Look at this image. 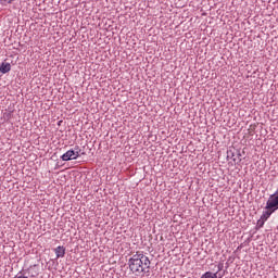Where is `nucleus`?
<instances>
[{"mask_svg": "<svg viewBox=\"0 0 278 278\" xmlns=\"http://www.w3.org/2000/svg\"><path fill=\"white\" fill-rule=\"evenodd\" d=\"M128 268L137 277L142 275V273H149L151 268V260L149 256L144 255V252H137L128 260Z\"/></svg>", "mask_w": 278, "mask_h": 278, "instance_id": "f257e3e1", "label": "nucleus"}, {"mask_svg": "<svg viewBox=\"0 0 278 278\" xmlns=\"http://www.w3.org/2000/svg\"><path fill=\"white\" fill-rule=\"evenodd\" d=\"M61 160L63 162H71V160H77V152L75 153V151L68 150L67 152H65L62 156Z\"/></svg>", "mask_w": 278, "mask_h": 278, "instance_id": "f03ea898", "label": "nucleus"}, {"mask_svg": "<svg viewBox=\"0 0 278 278\" xmlns=\"http://www.w3.org/2000/svg\"><path fill=\"white\" fill-rule=\"evenodd\" d=\"M10 71H12V65L10 63H1L0 73H2V75H5V73H10Z\"/></svg>", "mask_w": 278, "mask_h": 278, "instance_id": "7ed1b4c3", "label": "nucleus"}, {"mask_svg": "<svg viewBox=\"0 0 278 278\" xmlns=\"http://www.w3.org/2000/svg\"><path fill=\"white\" fill-rule=\"evenodd\" d=\"M54 252H55L56 258L64 257V255H66V248L59 245L54 250Z\"/></svg>", "mask_w": 278, "mask_h": 278, "instance_id": "20e7f679", "label": "nucleus"}, {"mask_svg": "<svg viewBox=\"0 0 278 278\" xmlns=\"http://www.w3.org/2000/svg\"><path fill=\"white\" fill-rule=\"evenodd\" d=\"M224 275H219L218 273L205 271L200 278H222Z\"/></svg>", "mask_w": 278, "mask_h": 278, "instance_id": "39448f33", "label": "nucleus"}, {"mask_svg": "<svg viewBox=\"0 0 278 278\" xmlns=\"http://www.w3.org/2000/svg\"><path fill=\"white\" fill-rule=\"evenodd\" d=\"M73 151L74 153H77V157H81V155H84V153H81V149H79V146H76Z\"/></svg>", "mask_w": 278, "mask_h": 278, "instance_id": "423d86ee", "label": "nucleus"}, {"mask_svg": "<svg viewBox=\"0 0 278 278\" xmlns=\"http://www.w3.org/2000/svg\"><path fill=\"white\" fill-rule=\"evenodd\" d=\"M264 223H266L264 219H260L256 222V227H258V229H262V227H264Z\"/></svg>", "mask_w": 278, "mask_h": 278, "instance_id": "0eeeda50", "label": "nucleus"}, {"mask_svg": "<svg viewBox=\"0 0 278 278\" xmlns=\"http://www.w3.org/2000/svg\"><path fill=\"white\" fill-rule=\"evenodd\" d=\"M220 270H223V264H218V266H217V271H215V273H217V277H220V275H223V274H220Z\"/></svg>", "mask_w": 278, "mask_h": 278, "instance_id": "6e6552de", "label": "nucleus"}, {"mask_svg": "<svg viewBox=\"0 0 278 278\" xmlns=\"http://www.w3.org/2000/svg\"><path fill=\"white\" fill-rule=\"evenodd\" d=\"M1 1V3H3V1L5 2V3H12V1H14V0H0Z\"/></svg>", "mask_w": 278, "mask_h": 278, "instance_id": "1a4fd4ad", "label": "nucleus"}]
</instances>
